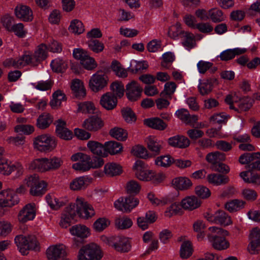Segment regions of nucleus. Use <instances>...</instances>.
<instances>
[{"label": "nucleus", "instance_id": "774afa93", "mask_svg": "<svg viewBox=\"0 0 260 260\" xmlns=\"http://www.w3.org/2000/svg\"><path fill=\"white\" fill-rule=\"evenodd\" d=\"M35 131L34 126L30 124H20L15 127V132L25 135H29Z\"/></svg>", "mask_w": 260, "mask_h": 260}, {"label": "nucleus", "instance_id": "13d9d810", "mask_svg": "<svg viewBox=\"0 0 260 260\" xmlns=\"http://www.w3.org/2000/svg\"><path fill=\"white\" fill-rule=\"evenodd\" d=\"M13 163L5 158L0 159V174L9 175L13 172Z\"/></svg>", "mask_w": 260, "mask_h": 260}, {"label": "nucleus", "instance_id": "0e129e2a", "mask_svg": "<svg viewBox=\"0 0 260 260\" xmlns=\"http://www.w3.org/2000/svg\"><path fill=\"white\" fill-rule=\"evenodd\" d=\"M147 199L151 204L154 206H163L168 203V200L166 198H158L152 192H149L147 194Z\"/></svg>", "mask_w": 260, "mask_h": 260}, {"label": "nucleus", "instance_id": "aec40b11", "mask_svg": "<svg viewBox=\"0 0 260 260\" xmlns=\"http://www.w3.org/2000/svg\"><path fill=\"white\" fill-rule=\"evenodd\" d=\"M74 57L80 60L82 65H94V59L91 57L88 52L81 48H75L73 51Z\"/></svg>", "mask_w": 260, "mask_h": 260}, {"label": "nucleus", "instance_id": "cd10ccee", "mask_svg": "<svg viewBox=\"0 0 260 260\" xmlns=\"http://www.w3.org/2000/svg\"><path fill=\"white\" fill-rule=\"evenodd\" d=\"M116 97L110 92L104 94L101 98L100 104L107 110H112L117 105Z\"/></svg>", "mask_w": 260, "mask_h": 260}, {"label": "nucleus", "instance_id": "bb28decb", "mask_svg": "<svg viewBox=\"0 0 260 260\" xmlns=\"http://www.w3.org/2000/svg\"><path fill=\"white\" fill-rule=\"evenodd\" d=\"M148 148L155 155L160 153L164 142L153 136H148L145 139Z\"/></svg>", "mask_w": 260, "mask_h": 260}, {"label": "nucleus", "instance_id": "0eeeda50", "mask_svg": "<svg viewBox=\"0 0 260 260\" xmlns=\"http://www.w3.org/2000/svg\"><path fill=\"white\" fill-rule=\"evenodd\" d=\"M108 72V69L104 68L91 76L89 81V87L92 91L99 92L107 86L109 78L107 74Z\"/></svg>", "mask_w": 260, "mask_h": 260}, {"label": "nucleus", "instance_id": "58836bf2", "mask_svg": "<svg viewBox=\"0 0 260 260\" xmlns=\"http://www.w3.org/2000/svg\"><path fill=\"white\" fill-rule=\"evenodd\" d=\"M65 100L64 93L60 90H57L53 93L50 105L53 109H58L61 106L62 101Z\"/></svg>", "mask_w": 260, "mask_h": 260}, {"label": "nucleus", "instance_id": "c756f323", "mask_svg": "<svg viewBox=\"0 0 260 260\" xmlns=\"http://www.w3.org/2000/svg\"><path fill=\"white\" fill-rule=\"evenodd\" d=\"M26 167L29 171L46 173L45 157L32 159L27 164Z\"/></svg>", "mask_w": 260, "mask_h": 260}, {"label": "nucleus", "instance_id": "bf43d9fd", "mask_svg": "<svg viewBox=\"0 0 260 260\" xmlns=\"http://www.w3.org/2000/svg\"><path fill=\"white\" fill-rule=\"evenodd\" d=\"M121 113L124 120L127 123L133 124L136 122V116L130 108H123L121 110Z\"/></svg>", "mask_w": 260, "mask_h": 260}, {"label": "nucleus", "instance_id": "72a5a7b5", "mask_svg": "<svg viewBox=\"0 0 260 260\" xmlns=\"http://www.w3.org/2000/svg\"><path fill=\"white\" fill-rule=\"evenodd\" d=\"M113 247L118 251L127 252L130 250L131 245L129 240L126 238H115Z\"/></svg>", "mask_w": 260, "mask_h": 260}, {"label": "nucleus", "instance_id": "1a4fd4ad", "mask_svg": "<svg viewBox=\"0 0 260 260\" xmlns=\"http://www.w3.org/2000/svg\"><path fill=\"white\" fill-rule=\"evenodd\" d=\"M71 159L73 161H77L72 165L74 170L82 172L90 170V155L82 152H77L71 156Z\"/></svg>", "mask_w": 260, "mask_h": 260}, {"label": "nucleus", "instance_id": "b1692460", "mask_svg": "<svg viewBox=\"0 0 260 260\" xmlns=\"http://www.w3.org/2000/svg\"><path fill=\"white\" fill-rule=\"evenodd\" d=\"M71 234L74 236L84 239L88 238L91 235L90 229L83 224H76L70 229Z\"/></svg>", "mask_w": 260, "mask_h": 260}, {"label": "nucleus", "instance_id": "2eb2a0df", "mask_svg": "<svg viewBox=\"0 0 260 260\" xmlns=\"http://www.w3.org/2000/svg\"><path fill=\"white\" fill-rule=\"evenodd\" d=\"M75 205L70 204L67 206L61 215L59 225L62 228H67L71 223L75 216Z\"/></svg>", "mask_w": 260, "mask_h": 260}, {"label": "nucleus", "instance_id": "423d86ee", "mask_svg": "<svg viewBox=\"0 0 260 260\" xmlns=\"http://www.w3.org/2000/svg\"><path fill=\"white\" fill-rule=\"evenodd\" d=\"M103 256L100 246L94 243L82 247L78 252V260H101Z\"/></svg>", "mask_w": 260, "mask_h": 260}, {"label": "nucleus", "instance_id": "e433bc0d", "mask_svg": "<svg viewBox=\"0 0 260 260\" xmlns=\"http://www.w3.org/2000/svg\"><path fill=\"white\" fill-rule=\"evenodd\" d=\"M206 179L209 183L216 186L225 184L229 181L228 177L215 173L209 174Z\"/></svg>", "mask_w": 260, "mask_h": 260}, {"label": "nucleus", "instance_id": "393cba45", "mask_svg": "<svg viewBox=\"0 0 260 260\" xmlns=\"http://www.w3.org/2000/svg\"><path fill=\"white\" fill-rule=\"evenodd\" d=\"M103 125L101 119L96 116H92L85 119L82 124L85 129L94 132L100 129Z\"/></svg>", "mask_w": 260, "mask_h": 260}, {"label": "nucleus", "instance_id": "de8ad7c7", "mask_svg": "<svg viewBox=\"0 0 260 260\" xmlns=\"http://www.w3.org/2000/svg\"><path fill=\"white\" fill-rule=\"evenodd\" d=\"M105 152L109 153L111 154H115L121 151L122 146L120 143L114 142L109 141L105 143Z\"/></svg>", "mask_w": 260, "mask_h": 260}, {"label": "nucleus", "instance_id": "9b49d317", "mask_svg": "<svg viewBox=\"0 0 260 260\" xmlns=\"http://www.w3.org/2000/svg\"><path fill=\"white\" fill-rule=\"evenodd\" d=\"M37 207L35 203H30L26 204L19 211L17 218L20 223H25L33 220L37 214Z\"/></svg>", "mask_w": 260, "mask_h": 260}, {"label": "nucleus", "instance_id": "7c9ffc66", "mask_svg": "<svg viewBox=\"0 0 260 260\" xmlns=\"http://www.w3.org/2000/svg\"><path fill=\"white\" fill-rule=\"evenodd\" d=\"M247 51L246 48H235L228 49L221 52L218 57L222 61H228L233 59L236 55L244 53Z\"/></svg>", "mask_w": 260, "mask_h": 260}, {"label": "nucleus", "instance_id": "6e6552de", "mask_svg": "<svg viewBox=\"0 0 260 260\" xmlns=\"http://www.w3.org/2000/svg\"><path fill=\"white\" fill-rule=\"evenodd\" d=\"M72 204L75 205V215L77 214L83 219H88L95 215L92 206L82 197H77L75 203Z\"/></svg>", "mask_w": 260, "mask_h": 260}, {"label": "nucleus", "instance_id": "7ed1b4c3", "mask_svg": "<svg viewBox=\"0 0 260 260\" xmlns=\"http://www.w3.org/2000/svg\"><path fill=\"white\" fill-rule=\"evenodd\" d=\"M208 232L207 239L215 249L221 251L230 247V243L225 238V237L229 235L228 231L213 226L208 228Z\"/></svg>", "mask_w": 260, "mask_h": 260}, {"label": "nucleus", "instance_id": "338daca9", "mask_svg": "<svg viewBox=\"0 0 260 260\" xmlns=\"http://www.w3.org/2000/svg\"><path fill=\"white\" fill-rule=\"evenodd\" d=\"M87 45L89 48L95 53H100L104 49V44L95 39L88 41Z\"/></svg>", "mask_w": 260, "mask_h": 260}, {"label": "nucleus", "instance_id": "2f4dec72", "mask_svg": "<svg viewBox=\"0 0 260 260\" xmlns=\"http://www.w3.org/2000/svg\"><path fill=\"white\" fill-rule=\"evenodd\" d=\"M86 145L89 150L93 154L102 157L107 156L105 149V145H103L98 141L90 140L87 142Z\"/></svg>", "mask_w": 260, "mask_h": 260}, {"label": "nucleus", "instance_id": "c03bdc74", "mask_svg": "<svg viewBox=\"0 0 260 260\" xmlns=\"http://www.w3.org/2000/svg\"><path fill=\"white\" fill-rule=\"evenodd\" d=\"M110 220L105 217L98 218L93 223L92 228L96 232H102L110 224Z\"/></svg>", "mask_w": 260, "mask_h": 260}, {"label": "nucleus", "instance_id": "f8f14e48", "mask_svg": "<svg viewBox=\"0 0 260 260\" xmlns=\"http://www.w3.org/2000/svg\"><path fill=\"white\" fill-rule=\"evenodd\" d=\"M205 218L210 222L219 224L223 226L230 225L233 223L231 216L222 210H218L214 214L207 213Z\"/></svg>", "mask_w": 260, "mask_h": 260}, {"label": "nucleus", "instance_id": "6e6d98bb", "mask_svg": "<svg viewBox=\"0 0 260 260\" xmlns=\"http://www.w3.org/2000/svg\"><path fill=\"white\" fill-rule=\"evenodd\" d=\"M132 153L134 155L143 159H148L151 157V155L146 148L141 145L135 146L132 150Z\"/></svg>", "mask_w": 260, "mask_h": 260}, {"label": "nucleus", "instance_id": "4c0bfd02", "mask_svg": "<svg viewBox=\"0 0 260 260\" xmlns=\"http://www.w3.org/2000/svg\"><path fill=\"white\" fill-rule=\"evenodd\" d=\"M52 121V116L49 113H44L39 116L36 125L40 129H44L48 127Z\"/></svg>", "mask_w": 260, "mask_h": 260}, {"label": "nucleus", "instance_id": "49530a36", "mask_svg": "<svg viewBox=\"0 0 260 260\" xmlns=\"http://www.w3.org/2000/svg\"><path fill=\"white\" fill-rule=\"evenodd\" d=\"M174 163V158L169 155H161L154 160V164L158 167L167 168Z\"/></svg>", "mask_w": 260, "mask_h": 260}, {"label": "nucleus", "instance_id": "39448f33", "mask_svg": "<svg viewBox=\"0 0 260 260\" xmlns=\"http://www.w3.org/2000/svg\"><path fill=\"white\" fill-rule=\"evenodd\" d=\"M14 241L22 255L27 254L29 250H37L38 248V242L34 235H18L15 238Z\"/></svg>", "mask_w": 260, "mask_h": 260}, {"label": "nucleus", "instance_id": "79ce46f5", "mask_svg": "<svg viewBox=\"0 0 260 260\" xmlns=\"http://www.w3.org/2000/svg\"><path fill=\"white\" fill-rule=\"evenodd\" d=\"M206 228L205 223L202 220H197L192 224L193 231L197 234V237L198 241L203 240L205 236L204 229Z\"/></svg>", "mask_w": 260, "mask_h": 260}, {"label": "nucleus", "instance_id": "f704fd0d", "mask_svg": "<svg viewBox=\"0 0 260 260\" xmlns=\"http://www.w3.org/2000/svg\"><path fill=\"white\" fill-rule=\"evenodd\" d=\"M144 122L147 126L159 131H163L167 127V123L157 117L146 119Z\"/></svg>", "mask_w": 260, "mask_h": 260}, {"label": "nucleus", "instance_id": "ddd939ff", "mask_svg": "<svg viewBox=\"0 0 260 260\" xmlns=\"http://www.w3.org/2000/svg\"><path fill=\"white\" fill-rule=\"evenodd\" d=\"M125 91L128 100L135 102L141 98L143 89L137 81L132 80L126 85Z\"/></svg>", "mask_w": 260, "mask_h": 260}, {"label": "nucleus", "instance_id": "6ab92c4d", "mask_svg": "<svg viewBox=\"0 0 260 260\" xmlns=\"http://www.w3.org/2000/svg\"><path fill=\"white\" fill-rule=\"evenodd\" d=\"M171 185L177 190L186 191L192 187L193 183L187 177L180 176L172 179Z\"/></svg>", "mask_w": 260, "mask_h": 260}, {"label": "nucleus", "instance_id": "e2e57ef3", "mask_svg": "<svg viewBox=\"0 0 260 260\" xmlns=\"http://www.w3.org/2000/svg\"><path fill=\"white\" fill-rule=\"evenodd\" d=\"M115 223L116 226L119 229H128L133 225L132 219L125 216L117 218Z\"/></svg>", "mask_w": 260, "mask_h": 260}, {"label": "nucleus", "instance_id": "864d4df0", "mask_svg": "<svg viewBox=\"0 0 260 260\" xmlns=\"http://www.w3.org/2000/svg\"><path fill=\"white\" fill-rule=\"evenodd\" d=\"M125 188L127 193L130 194H137L140 192L141 186L137 181L135 180H130L127 182Z\"/></svg>", "mask_w": 260, "mask_h": 260}, {"label": "nucleus", "instance_id": "a19ab883", "mask_svg": "<svg viewBox=\"0 0 260 260\" xmlns=\"http://www.w3.org/2000/svg\"><path fill=\"white\" fill-rule=\"evenodd\" d=\"M47 189V183L44 180H39L35 185L30 188L29 192L34 196H42Z\"/></svg>", "mask_w": 260, "mask_h": 260}, {"label": "nucleus", "instance_id": "a878e982", "mask_svg": "<svg viewBox=\"0 0 260 260\" xmlns=\"http://www.w3.org/2000/svg\"><path fill=\"white\" fill-rule=\"evenodd\" d=\"M169 144L172 147L178 148H185L190 145L189 140L182 135H176L169 138L168 140Z\"/></svg>", "mask_w": 260, "mask_h": 260}, {"label": "nucleus", "instance_id": "f3484780", "mask_svg": "<svg viewBox=\"0 0 260 260\" xmlns=\"http://www.w3.org/2000/svg\"><path fill=\"white\" fill-rule=\"evenodd\" d=\"M15 14L17 18L25 22L31 21L34 18L31 8L23 4H19L15 7Z\"/></svg>", "mask_w": 260, "mask_h": 260}, {"label": "nucleus", "instance_id": "412c9836", "mask_svg": "<svg viewBox=\"0 0 260 260\" xmlns=\"http://www.w3.org/2000/svg\"><path fill=\"white\" fill-rule=\"evenodd\" d=\"M201 200L193 195L187 196L183 198L180 201L182 210L192 211L201 205Z\"/></svg>", "mask_w": 260, "mask_h": 260}, {"label": "nucleus", "instance_id": "69168bd1", "mask_svg": "<svg viewBox=\"0 0 260 260\" xmlns=\"http://www.w3.org/2000/svg\"><path fill=\"white\" fill-rule=\"evenodd\" d=\"M196 194L201 199H206L211 196V192L209 189L205 186L199 185L194 188Z\"/></svg>", "mask_w": 260, "mask_h": 260}, {"label": "nucleus", "instance_id": "4d7b16f0", "mask_svg": "<svg viewBox=\"0 0 260 260\" xmlns=\"http://www.w3.org/2000/svg\"><path fill=\"white\" fill-rule=\"evenodd\" d=\"M240 96L238 93L236 92H231L228 94L225 99V102L229 106L231 109L236 110L237 106L240 100Z\"/></svg>", "mask_w": 260, "mask_h": 260}, {"label": "nucleus", "instance_id": "680f3d73", "mask_svg": "<svg viewBox=\"0 0 260 260\" xmlns=\"http://www.w3.org/2000/svg\"><path fill=\"white\" fill-rule=\"evenodd\" d=\"M110 89L112 91L113 94L115 95L117 97L120 98L124 95V85L121 82H113L110 85Z\"/></svg>", "mask_w": 260, "mask_h": 260}, {"label": "nucleus", "instance_id": "09e8293b", "mask_svg": "<svg viewBox=\"0 0 260 260\" xmlns=\"http://www.w3.org/2000/svg\"><path fill=\"white\" fill-rule=\"evenodd\" d=\"M45 199L48 205L53 210H58L64 205L62 201H60L53 194H47Z\"/></svg>", "mask_w": 260, "mask_h": 260}, {"label": "nucleus", "instance_id": "a211bd4d", "mask_svg": "<svg viewBox=\"0 0 260 260\" xmlns=\"http://www.w3.org/2000/svg\"><path fill=\"white\" fill-rule=\"evenodd\" d=\"M92 178L83 176L73 179L69 184V188L73 191H79L84 190L91 183Z\"/></svg>", "mask_w": 260, "mask_h": 260}, {"label": "nucleus", "instance_id": "4468645a", "mask_svg": "<svg viewBox=\"0 0 260 260\" xmlns=\"http://www.w3.org/2000/svg\"><path fill=\"white\" fill-rule=\"evenodd\" d=\"M46 254L48 260H57L66 255V247L63 244H53L46 249Z\"/></svg>", "mask_w": 260, "mask_h": 260}, {"label": "nucleus", "instance_id": "9d476101", "mask_svg": "<svg viewBox=\"0 0 260 260\" xmlns=\"http://www.w3.org/2000/svg\"><path fill=\"white\" fill-rule=\"evenodd\" d=\"M19 202V198L14 190L8 188L0 191V207L11 208Z\"/></svg>", "mask_w": 260, "mask_h": 260}, {"label": "nucleus", "instance_id": "dca6fc26", "mask_svg": "<svg viewBox=\"0 0 260 260\" xmlns=\"http://www.w3.org/2000/svg\"><path fill=\"white\" fill-rule=\"evenodd\" d=\"M249 239L250 243L248 250L251 254H255L258 251L260 246V229L257 227L253 228L250 232Z\"/></svg>", "mask_w": 260, "mask_h": 260}, {"label": "nucleus", "instance_id": "20e7f679", "mask_svg": "<svg viewBox=\"0 0 260 260\" xmlns=\"http://www.w3.org/2000/svg\"><path fill=\"white\" fill-rule=\"evenodd\" d=\"M56 145L55 138L49 134L38 135L32 140L34 149L40 152H50L56 147Z\"/></svg>", "mask_w": 260, "mask_h": 260}, {"label": "nucleus", "instance_id": "8fccbe9b", "mask_svg": "<svg viewBox=\"0 0 260 260\" xmlns=\"http://www.w3.org/2000/svg\"><path fill=\"white\" fill-rule=\"evenodd\" d=\"M182 44L183 46L188 51H190L192 48L195 47L196 43L194 35L189 32H185Z\"/></svg>", "mask_w": 260, "mask_h": 260}, {"label": "nucleus", "instance_id": "a18cd8bd", "mask_svg": "<svg viewBox=\"0 0 260 260\" xmlns=\"http://www.w3.org/2000/svg\"><path fill=\"white\" fill-rule=\"evenodd\" d=\"M206 160L212 165V167H215L221 161L225 159V156L223 154L218 151L208 153L206 157Z\"/></svg>", "mask_w": 260, "mask_h": 260}, {"label": "nucleus", "instance_id": "c9c22d12", "mask_svg": "<svg viewBox=\"0 0 260 260\" xmlns=\"http://www.w3.org/2000/svg\"><path fill=\"white\" fill-rule=\"evenodd\" d=\"M183 210L180 203L173 202L166 208L164 212V216L167 218H171L174 216L181 214Z\"/></svg>", "mask_w": 260, "mask_h": 260}, {"label": "nucleus", "instance_id": "37998d69", "mask_svg": "<svg viewBox=\"0 0 260 260\" xmlns=\"http://www.w3.org/2000/svg\"><path fill=\"white\" fill-rule=\"evenodd\" d=\"M68 29L70 32L75 35H79L85 31L83 23L78 19H74L70 22Z\"/></svg>", "mask_w": 260, "mask_h": 260}, {"label": "nucleus", "instance_id": "5fc2aeb1", "mask_svg": "<svg viewBox=\"0 0 260 260\" xmlns=\"http://www.w3.org/2000/svg\"><path fill=\"white\" fill-rule=\"evenodd\" d=\"M95 111L94 104L90 101L79 103L78 104V111L82 113H93Z\"/></svg>", "mask_w": 260, "mask_h": 260}, {"label": "nucleus", "instance_id": "f257e3e1", "mask_svg": "<svg viewBox=\"0 0 260 260\" xmlns=\"http://www.w3.org/2000/svg\"><path fill=\"white\" fill-rule=\"evenodd\" d=\"M135 176L141 181L160 183L165 180L166 174L162 172H156L141 160H136L132 167Z\"/></svg>", "mask_w": 260, "mask_h": 260}, {"label": "nucleus", "instance_id": "f03ea898", "mask_svg": "<svg viewBox=\"0 0 260 260\" xmlns=\"http://www.w3.org/2000/svg\"><path fill=\"white\" fill-rule=\"evenodd\" d=\"M47 46L44 44H42L38 46L35 51L34 58L29 53H25L17 60L12 58L7 59L4 62L3 65H27L35 63V60L37 63H40L47 58Z\"/></svg>", "mask_w": 260, "mask_h": 260}, {"label": "nucleus", "instance_id": "473e14b6", "mask_svg": "<svg viewBox=\"0 0 260 260\" xmlns=\"http://www.w3.org/2000/svg\"><path fill=\"white\" fill-rule=\"evenodd\" d=\"M104 173L108 177H114L120 175L122 168L119 164L111 162L107 163L104 167Z\"/></svg>", "mask_w": 260, "mask_h": 260}, {"label": "nucleus", "instance_id": "ea45409f", "mask_svg": "<svg viewBox=\"0 0 260 260\" xmlns=\"http://www.w3.org/2000/svg\"><path fill=\"white\" fill-rule=\"evenodd\" d=\"M245 204L242 200L235 199L226 203L224 207L229 212H234L244 208Z\"/></svg>", "mask_w": 260, "mask_h": 260}, {"label": "nucleus", "instance_id": "5701e85b", "mask_svg": "<svg viewBox=\"0 0 260 260\" xmlns=\"http://www.w3.org/2000/svg\"><path fill=\"white\" fill-rule=\"evenodd\" d=\"M175 115L183 122L192 126H194V123H196L199 119L198 115H190L188 111L184 108L177 110Z\"/></svg>", "mask_w": 260, "mask_h": 260}, {"label": "nucleus", "instance_id": "603ef678", "mask_svg": "<svg viewBox=\"0 0 260 260\" xmlns=\"http://www.w3.org/2000/svg\"><path fill=\"white\" fill-rule=\"evenodd\" d=\"M110 135L119 141H125L127 138V132L122 128L115 127L110 131Z\"/></svg>", "mask_w": 260, "mask_h": 260}, {"label": "nucleus", "instance_id": "052dcab7", "mask_svg": "<svg viewBox=\"0 0 260 260\" xmlns=\"http://www.w3.org/2000/svg\"><path fill=\"white\" fill-rule=\"evenodd\" d=\"M209 18L214 22H219L225 19V16L221 10L217 9H211L209 11Z\"/></svg>", "mask_w": 260, "mask_h": 260}, {"label": "nucleus", "instance_id": "4be33fe9", "mask_svg": "<svg viewBox=\"0 0 260 260\" xmlns=\"http://www.w3.org/2000/svg\"><path fill=\"white\" fill-rule=\"evenodd\" d=\"M71 89L76 98L81 99L86 94V90L83 81L79 79H74L71 81Z\"/></svg>", "mask_w": 260, "mask_h": 260}, {"label": "nucleus", "instance_id": "3c124183", "mask_svg": "<svg viewBox=\"0 0 260 260\" xmlns=\"http://www.w3.org/2000/svg\"><path fill=\"white\" fill-rule=\"evenodd\" d=\"M193 252V248L189 241H184L181 245L180 255L182 258L186 259L190 257Z\"/></svg>", "mask_w": 260, "mask_h": 260}, {"label": "nucleus", "instance_id": "c85d7f7f", "mask_svg": "<svg viewBox=\"0 0 260 260\" xmlns=\"http://www.w3.org/2000/svg\"><path fill=\"white\" fill-rule=\"evenodd\" d=\"M46 172L58 170L63 164V160L60 157L54 156L45 157Z\"/></svg>", "mask_w": 260, "mask_h": 260}]
</instances>
